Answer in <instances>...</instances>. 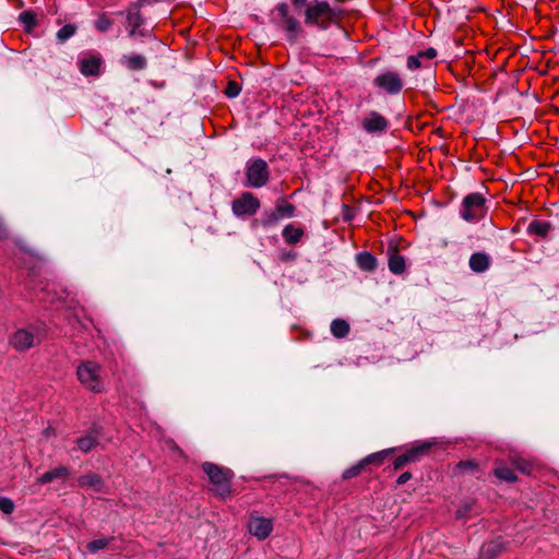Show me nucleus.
Masks as SVG:
<instances>
[{
	"mask_svg": "<svg viewBox=\"0 0 559 559\" xmlns=\"http://www.w3.org/2000/svg\"><path fill=\"white\" fill-rule=\"evenodd\" d=\"M331 4L326 0H290L297 12L304 13V23L319 31H326L331 26H340L346 11L340 5V0Z\"/></svg>",
	"mask_w": 559,
	"mask_h": 559,
	"instance_id": "f257e3e1",
	"label": "nucleus"
},
{
	"mask_svg": "<svg viewBox=\"0 0 559 559\" xmlns=\"http://www.w3.org/2000/svg\"><path fill=\"white\" fill-rule=\"evenodd\" d=\"M201 467L213 485L214 493L216 497L225 500L234 496L231 490L234 472L230 468L219 466L212 462H204L202 463Z\"/></svg>",
	"mask_w": 559,
	"mask_h": 559,
	"instance_id": "f03ea898",
	"label": "nucleus"
},
{
	"mask_svg": "<svg viewBox=\"0 0 559 559\" xmlns=\"http://www.w3.org/2000/svg\"><path fill=\"white\" fill-rule=\"evenodd\" d=\"M296 206L289 203L286 198H280L275 202L273 210L264 211L259 218L251 222V228L264 229L275 226L281 219L295 216Z\"/></svg>",
	"mask_w": 559,
	"mask_h": 559,
	"instance_id": "7ed1b4c3",
	"label": "nucleus"
},
{
	"mask_svg": "<svg viewBox=\"0 0 559 559\" xmlns=\"http://www.w3.org/2000/svg\"><path fill=\"white\" fill-rule=\"evenodd\" d=\"M276 25L286 33V39L290 44H295L299 36L304 33V28L299 20L292 12L288 3L280 2L276 4Z\"/></svg>",
	"mask_w": 559,
	"mask_h": 559,
	"instance_id": "20e7f679",
	"label": "nucleus"
},
{
	"mask_svg": "<svg viewBox=\"0 0 559 559\" xmlns=\"http://www.w3.org/2000/svg\"><path fill=\"white\" fill-rule=\"evenodd\" d=\"M487 199L483 193L473 192L465 195L462 200L460 216L468 223H475L483 219L488 207L486 205Z\"/></svg>",
	"mask_w": 559,
	"mask_h": 559,
	"instance_id": "39448f33",
	"label": "nucleus"
},
{
	"mask_svg": "<svg viewBox=\"0 0 559 559\" xmlns=\"http://www.w3.org/2000/svg\"><path fill=\"white\" fill-rule=\"evenodd\" d=\"M270 180V168L263 158L250 159L246 166V182L245 187L262 188Z\"/></svg>",
	"mask_w": 559,
	"mask_h": 559,
	"instance_id": "423d86ee",
	"label": "nucleus"
},
{
	"mask_svg": "<svg viewBox=\"0 0 559 559\" xmlns=\"http://www.w3.org/2000/svg\"><path fill=\"white\" fill-rule=\"evenodd\" d=\"M76 376L85 389L94 393L104 391V384L100 379V366L97 362L91 360L82 362L76 369Z\"/></svg>",
	"mask_w": 559,
	"mask_h": 559,
	"instance_id": "0eeeda50",
	"label": "nucleus"
},
{
	"mask_svg": "<svg viewBox=\"0 0 559 559\" xmlns=\"http://www.w3.org/2000/svg\"><path fill=\"white\" fill-rule=\"evenodd\" d=\"M432 447L433 443L429 441L415 442L393 460V469L400 471L408 464L421 461L425 456L429 455Z\"/></svg>",
	"mask_w": 559,
	"mask_h": 559,
	"instance_id": "6e6552de",
	"label": "nucleus"
},
{
	"mask_svg": "<svg viewBox=\"0 0 559 559\" xmlns=\"http://www.w3.org/2000/svg\"><path fill=\"white\" fill-rule=\"evenodd\" d=\"M374 87L381 92L394 96L404 88V80L401 74L393 70H386L379 73L372 81Z\"/></svg>",
	"mask_w": 559,
	"mask_h": 559,
	"instance_id": "1a4fd4ad",
	"label": "nucleus"
},
{
	"mask_svg": "<svg viewBox=\"0 0 559 559\" xmlns=\"http://www.w3.org/2000/svg\"><path fill=\"white\" fill-rule=\"evenodd\" d=\"M261 202L252 192H242L239 198L231 202V212L236 217H250L257 214Z\"/></svg>",
	"mask_w": 559,
	"mask_h": 559,
	"instance_id": "9d476101",
	"label": "nucleus"
},
{
	"mask_svg": "<svg viewBox=\"0 0 559 559\" xmlns=\"http://www.w3.org/2000/svg\"><path fill=\"white\" fill-rule=\"evenodd\" d=\"M41 341L38 336V328L19 329L10 337L11 346L17 352H25Z\"/></svg>",
	"mask_w": 559,
	"mask_h": 559,
	"instance_id": "9b49d317",
	"label": "nucleus"
},
{
	"mask_svg": "<svg viewBox=\"0 0 559 559\" xmlns=\"http://www.w3.org/2000/svg\"><path fill=\"white\" fill-rule=\"evenodd\" d=\"M248 531L258 539L264 540L273 531V521L272 519L259 515L257 511H253L248 520Z\"/></svg>",
	"mask_w": 559,
	"mask_h": 559,
	"instance_id": "f8f14e48",
	"label": "nucleus"
},
{
	"mask_svg": "<svg viewBox=\"0 0 559 559\" xmlns=\"http://www.w3.org/2000/svg\"><path fill=\"white\" fill-rule=\"evenodd\" d=\"M103 436V427L94 423L85 432L84 436L76 439L75 443L78 449L83 453H88L99 444V439Z\"/></svg>",
	"mask_w": 559,
	"mask_h": 559,
	"instance_id": "ddd939ff",
	"label": "nucleus"
},
{
	"mask_svg": "<svg viewBox=\"0 0 559 559\" xmlns=\"http://www.w3.org/2000/svg\"><path fill=\"white\" fill-rule=\"evenodd\" d=\"M103 62L99 53H87L79 60L78 67L84 76H98Z\"/></svg>",
	"mask_w": 559,
	"mask_h": 559,
	"instance_id": "4468645a",
	"label": "nucleus"
},
{
	"mask_svg": "<svg viewBox=\"0 0 559 559\" xmlns=\"http://www.w3.org/2000/svg\"><path fill=\"white\" fill-rule=\"evenodd\" d=\"M389 121L378 111H370L361 121L362 129L368 133H383L389 129Z\"/></svg>",
	"mask_w": 559,
	"mask_h": 559,
	"instance_id": "2eb2a0df",
	"label": "nucleus"
},
{
	"mask_svg": "<svg viewBox=\"0 0 559 559\" xmlns=\"http://www.w3.org/2000/svg\"><path fill=\"white\" fill-rule=\"evenodd\" d=\"M508 542L502 537H496L483 544L479 559H497L507 550Z\"/></svg>",
	"mask_w": 559,
	"mask_h": 559,
	"instance_id": "dca6fc26",
	"label": "nucleus"
},
{
	"mask_svg": "<svg viewBox=\"0 0 559 559\" xmlns=\"http://www.w3.org/2000/svg\"><path fill=\"white\" fill-rule=\"evenodd\" d=\"M388 267L394 275H401L406 271L405 258L400 254L396 243L390 242L386 250Z\"/></svg>",
	"mask_w": 559,
	"mask_h": 559,
	"instance_id": "f3484780",
	"label": "nucleus"
},
{
	"mask_svg": "<svg viewBox=\"0 0 559 559\" xmlns=\"http://www.w3.org/2000/svg\"><path fill=\"white\" fill-rule=\"evenodd\" d=\"M436 57H437V50L432 47H430L426 50H420L416 55H411L407 57V60H406L407 69L411 71H415L423 67H427L426 64H424L423 61L431 60Z\"/></svg>",
	"mask_w": 559,
	"mask_h": 559,
	"instance_id": "a211bd4d",
	"label": "nucleus"
},
{
	"mask_svg": "<svg viewBox=\"0 0 559 559\" xmlns=\"http://www.w3.org/2000/svg\"><path fill=\"white\" fill-rule=\"evenodd\" d=\"M78 484L82 488H93L96 492H102L105 488V481L103 477L99 474L93 472L81 475L78 478Z\"/></svg>",
	"mask_w": 559,
	"mask_h": 559,
	"instance_id": "6ab92c4d",
	"label": "nucleus"
},
{
	"mask_svg": "<svg viewBox=\"0 0 559 559\" xmlns=\"http://www.w3.org/2000/svg\"><path fill=\"white\" fill-rule=\"evenodd\" d=\"M493 467V475L506 483H515L518 476L514 474L512 466H508L503 461L496 460Z\"/></svg>",
	"mask_w": 559,
	"mask_h": 559,
	"instance_id": "aec40b11",
	"label": "nucleus"
},
{
	"mask_svg": "<svg viewBox=\"0 0 559 559\" xmlns=\"http://www.w3.org/2000/svg\"><path fill=\"white\" fill-rule=\"evenodd\" d=\"M469 267L475 273H483L490 266V257L485 252H475L469 258Z\"/></svg>",
	"mask_w": 559,
	"mask_h": 559,
	"instance_id": "412c9836",
	"label": "nucleus"
},
{
	"mask_svg": "<svg viewBox=\"0 0 559 559\" xmlns=\"http://www.w3.org/2000/svg\"><path fill=\"white\" fill-rule=\"evenodd\" d=\"M356 263L361 271L374 272L378 267L377 258L369 251H362L356 254Z\"/></svg>",
	"mask_w": 559,
	"mask_h": 559,
	"instance_id": "4be33fe9",
	"label": "nucleus"
},
{
	"mask_svg": "<svg viewBox=\"0 0 559 559\" xmlns=\"http://www.w3.org/2000/svg\"><path fill=\"white\" fill-rule=\"evenodd\" d=\"M121 63L130 71H141L147 66L146 58L135 53L122 56Z\"/></svg>",
	"mask_w": 559,
	"mask_h": 559,
	"instance_id": "5701e85b",
	"label": "nucleus"
},
{
	"mask_svg": "<svg viewBox=\"0 0 559 559\" xmlns=\"http://www.w3.org/2000/svg\"><path fill=\"white\" fill-rule=\"evenodd\" d=\"M70 472L69 468L66 466H58L56 468H52L46 473H44L38 479L37 484L45 485L49 484L56 479H62L67 478L69 476Z\"/></svg>",
	"mask_w": 559,
	"mask_h": 559,
	"instance_id": "b1692460",
	"label": "nucleus"
},
{
	"mask_svg": "<svg viewBox=\"0 0 559 559\" xmlns=\"http://www.w3.org/2000/svg\"><path fill=\"white\" fill-rule=\"evenodd\" d=\"M305 235V230L300 227H295L293 224L286 225L282 230V236L287 245L298 243Z\"/></svg>",
	"mask_w": 559,
	"mask_h": 559,
	"instance_id": "393cba45",
	"label": "nucleus"
},
{
	"mask_svg": "<svg viewBox=\"0 0 559 559\" xmlns=\"http://www.w3.org/2000/svg\"><path fill=\"white\" fill-rule=\"evenodd\" d=\"M551 230V224L546 221H532L527 226V234L536 235L540 238H547Z\"/></svg>",
	"mask_w": 559,
	"mask_h": 559,
	"instance_id": "a878e982",
	"label": "nucleus"
},
{
	"mask_svg": "<svg viewBox=\"0 0 559 559\" xmlns=\"http://www.w3.org/2000/svg\"><path fill=\"white\" fill-rule=\"evenodd\" d=\"M397 450H399V448H390V449H385V450H382L379 452L371 453L362 459V463H365L366 466H368V465L380 466L383 464V462L390 454L395 453Z\"/></svg>",
	"mask_w": 559,
	"mask_h": 559,
	"instance_id": "bb28decb",
	"label": "nucleus"
},
{
	"mask_svg": "<svg viewBox=\"0 0 559 559\" xmlns=\"http://www.w3.org/2000/svg\"><path fill=\"white\" fill-rule=\"evenodd\" d=\"M510 464L513 469H516L521 472L522 474L530 475L533 469V464L531 461L518 455V454H511L509 456Z\"/></svg>",
	"mask_w": 559,
	"mask_h": 559,
	"instance_id": "cd10ccee",
	"label": "nucleus"
},
{
	"mask_svg": "<svg viewBox=\"0 0 559 559\" xmlns=\"http://www.w3.org/2000/svg\"><path fill=\"white\" fill-rule=\"evenodd\" d=\"M19 21L23 24L26 33H31L38 25L37 14L32 10L21 12Z\"/></svg>",
	"mask_w": 559,
	"mask_h": 559,
	"instance_id": "c85d7f7f",
	"label": "nucleus"
},
{
	"mask_svg": "<svg viewBox=\"0 0 559 559\" xmlns=\"http://www.w3.org/2000/svg\"><path fill=\"white\" fill-rule=\"evenodd\" d=\"M116 538L114 536L104 537L91 540L86 544V551L90 554H96L99 550L107 548Z\"/></svg>",
	"mask_w": 559,
	"mask_h": 559,
	"instance_id": "c756f323",
	"label": "nucleus"
},
{
	"mask_svg": "<svg viewBox=\"0 0 559 559\" xmlns=\"http://www.w3.org/2000/svg\"><path fill=\"white\" fill-rule=\"evenodd\" d=\"M114 23V19H111L107 12H102L94 21V27L99 33H107L112 27Z\"/></svg>",
	"mask_w": 559,
	"mask_h": 559,
	"instance_id": "7c9ffc66",
	"label": "nucleus"
},
{
	"mask_svg": "<svg viewBox=\"0 0 559 559\" xmlns=\"http://www.w3.org/2000/svg\"><path fill=\"white\" fill-rule=\"evenodd\" d=\"M331 333L337 337H345L349 333V324L343 319H335L331 323Z\"/></svg>",
	"mask_w": 559,
	"mask_h": 559,
	"instance_id": "2f4dec72",
	"label": "nucleus"
},
{
	"mask_svg": "<svg viewBox=\"0 0 559 559\" xmlns=\"http://www.w3.org/2000/svg\"><path fill=\"white\" fill-rule=\"evenodd\" d=\"M78 31V27L75 24H66L57 32V40L60 44L66 43L69 38H71Z\"/></svg>",
	"mask_w": 559,
	"mask_h": 559,
	"instance_id": "473e14b6",
	"label": "nucleus"
},
{
	"mask_svg": "<svg viewBox=\"0 0 559 559\" xmlns=\"http://www.w3.org/2000/svg\"><path fill=\"white\" fill-rule=\"evenodd\" d=\"M474 506H475L474 499H468V500L464 501L456 510L455 519L466 521L469 518V513L473 510Z\"/></svg>",
	"mask_w": 559,
	"mask_h": 559,
	"instance_id": "72a5a7b5",
	"label": "nucleus"
},
{
	"mask_svg": "<svg viewBox=\"0 0 559 559\" xmlns=\"http://www.w3.org/2000/svg\"><path fill=\"white\" fill-rule=\"evenodd\" d=\"M366 464L362 463V459L357 462L355 465L346 468L343 474H342V479L343 480H348V479H352L354 477H357L365 468H366Z\"/></svg>",
	"mask_w": 559,
	"mask_h": 559,
	"instance_id": "f704fd0d",
	"label": "nucleus"
},
{
	"mask_svg": "<svg viewBox=\"0 0 559 559\" xmlns=\"http://www.w3.org/2000/svg\"><path fill=\"white\" fill-rule=\"evenodd\" d=\"M455 471L475 473L479 471V464L475 460L460 461L455 465Z\"/></svg>",
	"mask_w": 559,
	"mask_h": 559,
	"instance_id": "c9c22d12",
	"label": "nucleus"
},
{
	"mask_svg": "<svg viewBox=\"0 0 559 559\" xmlns=\"http://www.w3.org/2000/svg\"><path fill=\"white\" fill-rule=\"evenodd\" d=\"M240 91H241V86L238 82L236 81H229L227 83V86L224 91V94L228 97V98H235L237 97L239 94H240Z\"/></svg>",
	"mask_w": 559,
	"mask_h": 559,
	"instance_id": "e433bc0d",
	"label": "nucleus"
},
{
	"mask_svg": "<svg viewBox=\"0 0 559 559\" xmlns=\"http://www.w3.org/2000/svg\"><path fill=\"white\" fill-rule=\"evenodd\" d=\"M0 511H2L4 514H11L14 511V502L12 499L7 497L0 498Z\"/></svg>",
	"mask_w": 559,
	"mask_h": 559,
	"instance_id": "4c0bfd02",
	"label": "nucleus"
},
{
	"mask_svg": "<svg viewBox=\"0 0 559 559\" xmlns=\"http://www.w3.org/2000/svg\"><path fill=\"white\" fill-rule=\"evenodd\" d=\"M342 212L344 222H350L354 218L353 207L349 205L343 204Z\"/></svg>",
	"mask_w": 559,
	"mask_h": 559,
	"instance_id": "58836bf2",
	"label": "nucleus"
},
{
	"mask_svg": "<svg viewBox=\"0 0 559 559\" xmlns=\"http://www.w3.org/2000/svg\"><path fill=\"white\" fill-rule=\"evenodd\" d=\"M411 472H403L396 479V486H402L406 484L412 478Z\"/></svg>",
	"mask_w": 559,
	"mask_h": 559,
	"instance_id": "ea45409f",
	"label": "nucleus"
},
{
	"mask_svg": "<svg viewBox=\"0 0 559 559\" xmlns=\"http://www.w3.org/2000/svg\"><path fill=\"white\" fill-rule=\"evenodd\" d=\"M296 257H297L296 252L288 251V252H283L280 258L282 261H290V260H295Z\"/></svg>",
	"mask_w": 559,
	"mask_h": 559,
	"instance_id": "a19ab883",
	"label": "nucleus"
},
{
	"mask_svg": "<svg viewBox=\"0 0 559 559\" xmlns=\"http://www.w3.org/2000/svg\"><path fill=\"white\" fill-rule=\"evenodd\" d=\"M8 236V231L3 224L0 222V238H5Z\"/></svg>",
	"mask_w": 559,
	"mask_h": 559,
	"instance_id": "79ce46f5",
	"label": "nucleus"
},
{
	"mask_svg": "<svg viewBox=\"0 0 559 559\" xmlns=\"http://www.w3.org/2000/svg\"><path fill=\"white\" fill-rule=\"evenodd\" d=\"M44 432L46 436H48V435H50V429H46Z\"/></svg>",
	"mask_w": 559,
	"mask_h": 559,
	"instance_id": "37998d69",
	"label": "nucleus"
}]
</instances>
